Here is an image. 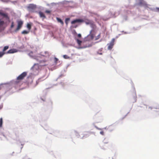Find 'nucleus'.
Wrapping results in <instances>:
<instances>
[{"label": "nucleus", "instance_id": "nucleus-3", "mask_svg": "<svg viewBox=\"0 0 159 159\" xmlns=\"http://www.w3.org/2000/svg\"><path fill=\"white\" fill-rule=\"evenodd\" d=\"M27 74V72H23L17 78V80H22L26 76Z\"/></svg>", "mask_w": 159, "mask_h": 159}, {"label": "nucleus", "instance_id": "nucleus-31", "mask_svg": "<svg viewBox=\"0 0 159 159\" xmlns=\"http://www.w3.org/2000/svg\"><path fill=\"white\" fill-rule=\"evenodd\" d=\"M92 32V30L90 32V34H91Z\"/></svg>", "mask_w": 159, "mask_h": 159}, {"label": "nucleus", "instance_id": "nucleus-13", "mask_svg": "<svg viewBox=\"0 0 159 159\" xmlns=\"http://www.w3.org/2000/svg\"><path fill=\"white\" fill-rule=\"evenodd\" d=\"M16 51L15 49H10L7 52V53H12L15 52Z\"/></svg>", "mask_w": 159, "mask_h": 159}, {"label": "nucleus", "instance_id": "nucleus-15", "mask_svg": "<svg viewBox=\"0 0 159 159\" xmlns=\"http://www.w3.org/2000/svg\"><path fill=\"white\" fill-rule=\"evenodd\" d=\"M27 28L29 30H30L31 28V25L30 24L28 23L27 25Z\"/></svg>", "mask_w": 159, "mask_h": 159}, {"label": "nucleus", "instance_id": "nucleus-25", "mask_svg": "<svg viewBox=\"0 0 159 159\" xmlns=\"http://www.w3.org/2000/svg\"><path fill=\"white\" fill-rule=\"evenodd\" d=\"M14 26V23L13 22H12L11 23V28H12Z\"/></svg>", "mask_w": 159, "mask_h": 159}, {"label": "nucleus", "instance_id": "nucleus-11", "mask_svg": "<svg viewBox=\"0 0 159 159\" xmlns=\"http://www.w3.org/2000/svg\"><path fill=\"white\" fill-rule=\"evenodd\" d=\"M39 15L41 17H43V18H46V16H45V15L43 14V13L41 11L39 12Z\"/></svg>", "mask_w": 159, "mask_h": 159}, {"label": "nucleus", "instance_id": "nucleus-21", "mask_svg": "<svg viewBox=\"0 0 159 159\" xmlns=\"http://www.w3.org/2000/svg\"><path fill=\"white\" fill-rule=\"evenodd\" d=\"M76 41H77V42L78 44L79 45H81V44L82 43V41L81 40H79L78 39H77Z\"/></svg>", "mask_w": 159, "mask_h": 159}, {"label": "nucleus", "instance_id": "nucleus-14", "mask_svg": "<svg viewBox=\"0 0 159 159\" xmlns=\"http://www.w3.org/2000/svg\"><path fill=\"white\" fill-rule=\"evenodd\" d=\"M114 126L113 125H109L108 127V129H110V131H112L114 129Z\"/></svg>", "mask_w": 159, "mask_h": 159}, {"label": "nucleus", "instance_id": "nucleus-30", "mask_svg": "<svg viewBox=\"0 0 159 159\" xmlns=\"http://www.w3.org/2000/svg\"><path fill=\"white\" fill-rule=\"evenodd\" d=\"M157 10L159 12V8H157Z\"/></svg>", "mask_w": 159, "mask_h": 159}, {"label": "nucleus", "instance_id": "nucleus-24", "mask_svg": "<svg viewBox=\"0 0 159 159\" xmlns=\"http://www.w3.org/2000/svg\"><path fill=\"white\" fill-rule=\"evenodd\" d=\"M58 61V59L56 57L54 58V61L56 64L57 63V61Z\"/></svg>", "mask_w": 159, "mask_h": 159}, {"label": "nucleus", "instance_id": "nucleus-4", "mask_svg": "<svg viewBox=\"0 0 159 159\" xmlns=\"http://www.w3.org/2000/svg\"><path fill=\"white\" fill-rule=\"evenodd\" d=\"M115 39H113L110 43L109 44H108V49L109 50H111L112 48L113 45H114V43L115 42Z\"/></svg>", "mask_w": 159, "mask_h": 159}, {"label": "nucleus", "instance_id": "nucleus-33", "mask_svg": "<svg viewBox=\"0 0 159 159\" xmlns=\"http://www.w3.org/2000/svg\"><path fill=\"white\" fill-rule=\"evenodd\" d=\"M41 80V79H39V80Z\"/></svg>", "mask_w": 159, "mask_h": 159}, {"label": "nucleus", "instance_id": "nucleus-10", "mask_svg": "<svg viewBox=\"0 0 159 159\" xmlns=\"http://www.w3.org/2000/svg\"><path fill=\"white\" fill-rule=\"evenodd\" d=\"M56 19L58 22L60 23L62 25H63L64 22L61 19L58 17H57Z\"/></svg>", "mask_w": 159, "mask_h": 159}, {"label": "nucleus", "instance_id": "nucleus-23", "mask_svg": "<svg viewBox=\"0 0 159 159\" xmlns=\"http://www.w3.org/2000/svg\"><path fill=\"white\" fill-rule=\"evenodd\" d=\"M63 57L65 59L70 58V57L68 56L67 55H64L63 56Z\"/></svg>", "mask_w": 159, "mask_h": 159}, {"label": "nucleus", "instance_id": "nucleus-9", "mask_svg": "<svg viewBox=\"0 0 159 159\" xmlns=\"http://www.w3.org/2000/svg\"><path fill=\"white\" fill-rule=\"evenodd\" d=\"M42 55L45 57L48 56H49V53L47 51H45L43 52H42Z\"/></svg>", "mask_w": 159, "mask_h": 159}, {"label": "nucleus", "instance_id": "nucleus-22", "mask_svg": "<svg viewBox=\"0 0 159 159\" xmlns=\"http://www.w3.org/2000/svg\"><path fill=\"white\" fill-rule=\"evenodd\" d=\"M5 53L2 52H0V57H2L4 54Z\"/></svg>", "mask_w": 159, "mask_h": 159}, {"label": "nucleus", "instance_id": "nucleus-19", "mask_svg": "<svg viewBox=\"0 0 159 159\" xmlns=\"http://www.w3.org/2000/svg\"><path fill=\"white\" fill-rule=\"evenodd\" d=\"M69 20H70L69 18H66V19L65 22V23H66V25H68V22Z\"/></svg>", "mask_w": 159, "mask_h": 159}, {"label": "nucleus", "instance_id": "nucleus-1", "mask_svg": "<svg viewBox=\"0 0 159 159\" xmlns=\"http://www.w3.org/2000/svg\"><path fill=\"white\" fill-rule=\"evenodd\" d=\"M84 22L86 25H89L93 28H94L95 27V25L94 24V22L92 20L89 19H85L84 20L82 19H76L72 21L71 23L72 24H74L78 22Z\"/></svg>", "mask_w": 159, "mask_h": 159}, {"label": "nucleus", "instance_id": "nucleus-18", "mask_svg": "<svg viewBox=\"0 0 159 159\" xmlns=\"http://www.w3.org/2000/svg\"><path fill=\"white\" fill-rule=\"evenodd\" d=\"M2 118H0V128L2 127Z\"/></svg>", "mask_w": 159, "mask_h": 159}, {"label": "nucleus", "instance_id": "nucleus-27", "mask_svg": "<svg viewBox=\"0 0 159 159\" xmlns=\"http://www.w3.org/2000/svg\"><path fill=\"white\" fill-rule=\"evenodd\" d=\"M78 37L80 38L81 37V35L80 34H78Z\"/></svg>", "mask_w": 159, "mask_h": 159}, {"label": "nucleus", "instance_id": "nucleus-12", "mask_svg": "<svg viewBox=\"0 0 159 159\" xmlns=\"http://www.w3.org/2000/svg\"><path fill=\"white\" fill-rule=\"evenodd\" d=\"M90 133L89 132H86L84 134V135L83 136V137L86 138L88 137L89 135L90 134Z\"/></svg>", "mask_w": 159, "mask_h": 159}, {"label": "nucleus", "instance_id": "nucleus-5", "mask_svg": "<svg viewBox=\"0 0 159 159\" xmlns=\"http://www.w3.org/2000/svg\"><path fill=\"white\" fill-rule=\"evenodd\" d=\"M4 21L0 19V32L4 30L5 28L4 26Z\"/></svg>", "mask_w": 159, "mask_h": 159}, {"label": "nucleus", "instance_id": "nucleus-6", "mask_svg": "<svg viewBox=\"0 0 159 159\" xmlns=\"http://www.w3.org/2000/svg\"><path fill=\"white\" fill-rule=\"evenodd\" d=\"M93 34H91L88 35L86 38H85V40L86 41H89L92 40L93 39Z\"/></svg>", "mask_w": 159, "mask_h": 159}, {"label": "nucleus", "instance_id": "nucleus-29", "mask_svg": "<svg viewBox=\"0 0 159 159\" xmlns=\"http://www.w3.org/2000/svg\"><path fill=\"white\" fill-rule=\"evenodd\" d=\"M33 53V52H31L30 53H29V55L31 56V54H32Z\"/></svg>", "mask_w": 159, "mask_h": 159}, {"label": "nucleus", "instance_id": "nucleus-16", "mask_svg": "<svg viewBox=\"0 0 159 159\" xmlns=\"http://www.w3.org/2000/svg\"><path fill=\"white\" fill-rule=\"evenodd\" d=\"M29 32V31H27L26 30H24L22 31L21 32V34H28Z\"/></svg>", "mask_w": 159, "mask_h": 159}, {"label": "nucleus", "instance_id": "nucleus-28", "mask_svg": "<svg viewBox=\"0 0 159 159\" xmlns=\"http://www.w3.org/2000/svg\"><path fill=\"white\" fill-rule=\"evenodd\" d=\"M100 134L102 135H104V132L102 131L100 132Z\"/></svg>", "mask_w": 159, "mask_h": 159}, {"label": "nucleus", "instance_id": "nucleus-34", "mask_svg": "<svg viewBox=\"0 0 159 159\" xmlns=\"http://www.w3.org/2000/svg\"><path fill=\"white\" fill-rule=\"evenodd\" d=\"M6 2H7V0L6 1Z\"/></svg>", "mask_w": 159, "mask_h": 159}, {"label": "nucleus", "instance_id": "nucleus-8", "mask_svg": "<svg viewBox=\"0 0 159 159\" xmlns=\"http://www.w3.org/2000/svg\"><path fill=\"white\" fill-rule=\"evenodd\" d=\"M28 8L31 10H34L36 8V6L34 4H30L28 7Z\"/></svg>", "mask_w": 159, "mask_h": 159}, {"label": "nucleus", "instance_id": "nucleus-32", "mask_svg": "<svg viewBox=\"0 0 159 159\" xmlns=\"http://www.w3.org/2000/svg\"><path fill=\"white\" fill-rule=\"evenodd\" d=\"M42 99V100L43 101H44V100H43V99Z\"/></svg>", "mask_w": 159, "mask_h": 159}, {"label": "nucleus", "instance_id": "nucleus-26", "mask_svg": "<svg viewBox=\"0 0 159 159\" xmlns=\"http://www.w3.org/2000/svg\"><path fill=\"white\" fill-rule=\"evenodd\" d=\"M45 12L47 13H50V11L49 10H46Z\"/></svg>", "mask_w": 159, "mask_h": 159}, {"label": "nucleus", "instance_id": "nucleus-2", "mask_svg": "<svg viewBox=\"0 0 159 159\" xmlns=\"http://www.w3.org/2000/svg\"><path fill=\"white\" fill-rule=\"evenodd\" d=\"M17 26L15 30V31H17L20 30L22 27L23 24V22L21 20H18L17 21Z\"/></svg>", "mask_w": 159, "mask_h": 159}, {"label": "nucleus", "instance_id": "nucleus-20", "mask_svg": "<svg viewBox=\"0 0 159 159\" xmlns=\"http://www.w3.org/2000/svg\"><path fill=\"white\" fill-rule=\"evenodd\" d=\"M144 4V2L143 1L141 0L140 1L139 4L140 5H143Z\"/></svg>", "mask_w": 159, "mask_h": 159}, {"label": "nucleus", "instance_id": "nucleus-7", "mask_svg": "<svg viewBox=\"0 0 159 159\" xmlns=\"http://www.w3.org/2000/svg\"><path fill=\"white\" fill-rule=\"evenodd\" d=\"M0 15L2 16L3 17L5 18L7 20H9V18L8 16V14L2 12L0 11Z\"/></svg>", "mask_w": 159, "mask_h": 159}, {"label": "nucleus", "instance_id": "nucleus-17", "mask_svg": "<svg viewBox=\"0 0 159 159\" xmlns=\"http://www.w3.org/2000/svg\"><path fill=\"white\" fill-rule=\"evenodd\" d=\"M9 48V46H5L4 47L3 49V52H4L6 51Z\"/></svg>", "mask_w": 159, "mask_h": 159}]
</instances>
